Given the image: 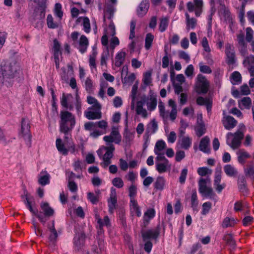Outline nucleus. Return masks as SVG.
<instances>
[{"label":"nucleus","mask_w":254,"mask_h":254,"mask_svg":"<svg viewBox=\"0 0 254 254\" xmlns=\"http://www.w3.org/2000/svg\"><path fill=\"white\" fill-rule=\"evenodd\" d=\"M105 33L110 36H113L115 35V26L112 21H110L109 26L107 28H105Z\"/></svg>","instance_id":"47"},{"label":"nucleus","mask_w":254,"mask_h":254,"mask_svg":"<svg viewBox=\"0 0 254 254\" xmlns=\"http://www.w3.org/2000/svg\"><path fill=\"white\" fill-rule=\"evenodd\" d=\"M41 208L44 212V214L46 216H50L54 214V210L51 207H50L48 203H42L41 204Z\"/></svg>","instance_id":"43"},{"label":"nucleus","mask_w":254,"mask_h":254,"mask_svg":"<svg viewBox=\"0 0 254 254\" xmlns=\"http://www.w3.org/2000/svg\"><path fill=\"white\" fill-rule=\"evenodd\" d=\"M185 81V78L183 74H179L176 76V79L173 83L175 92L179 94L182 91V84Z\"/></svg>","instance_id":"16"},{"label":"nucleus","mask_w":254,"mask_h":254,"mask_svg":"<svg viewBox=\"0 0 254 254\" xmlns=\"http://www.w3.org/2000/svg\"><path fill=\"white\" fill-rule=\"evenodd\" d=\"M186 17V28L188 30L193 29L197 24V20L194 18H190L188 13L185 14Z\"/></svg>","instance_id":"34"},{"label":"nucleus","mask_w":254,"mask_h":254,"mask_svg":"<svg viewBox=\"0 0 254 254\" xmlns=\"http://www.w3.org/2000/svg\"><path fill=\"white\" fill-rule=\"evenodd\" d=\"M209 83L205 77L199 74L196 77L195 85V90L198 93H205L207 92Z\"/></svg>","instance_id":"7"},{"label":"nucleus","mask_w":254,"mask_h":254,"mask_svg":"<svg viewBox=\"0 0 254 254\" xmlns=\"http://www.w3.org/2000/svg\"><path fill=\"white\" fill-rule=\"evenodd\" d=\"M142 82L145 86H149L152 82L151 72L147 71L143 73Z\"/></svg>","instance_id":"45"},{"label":"nucleus","mask_w":254,"mask_h":254,"mask_svg":"<svg viewBox=\"0 0 254 254\" xmlns=\"http://www.w3.org/2000/svg\"><path fill=\"white\" fill-rule=\"evenodd\" d=\"M89 45L88 40L87 38L84 36L82 35L79 39L78 49L81 53H84L86 51L87 47Z\"/></svg>","instance_id":"29"},{"label":"nucleus","mask_w":254,"mask_h":254,"mask_svg":"<svg viewBox=\"0 0 254 254\" xmlns=\"http://www.w3.org/2000/svg\"><path fill=\"white\" fill-rule=\"evenodd\" d=\"M168 105L171 107V111L169 113L168 111L165 110V113L167 115V119L169 117L171 121H174L177 117V110L176 105L175 101L171 99L169 100Z\"/></svg>","instance_id":"17"},{"label":"nucleus","mask_w":254,"mask_h":254,"mask_svg":"<svg viewBox=\"0 0 254 254\" xmlns=\"http://www.w3.org/2000/svg\"><path fill=\"white\" fill-rule=\"evenodd\" d=\"M171 168V164L169 161L163 162H156V169L159 173H163L169 170Z\"/></svg>","instance_id":"27"},{"label":"nucleus","mask_w":254,"mask_h":254,"mask_svg":"<svg viewBox=\"0 0 254 254\" xmlns=\"http://www.w3.org/2000/svg\"><path fill=\"white\" fill-rule=\"evenodd\" d=\"M62 5L59 3H56L54 8V13L58 17L59 20H61L63 12L62 10Z\"/></svg>","instance_id":"51"},{"label":"nucleus","mask_w":254,"mask_h":254,"mask_svg":"<svg viewBox=\"0 0 254 254\" xmlns=\"http://www.w3.org/2000/svg\"><path fill=\"white\" fill-rule=\"evenodd\" d=\"M47 24L48 28L51 29H56L59 27L61 24V20H54L53 16L51 14H48L46 18Z\"/></svg>","instance_id":"28"},{"label":"nucleus","mask_w":254,"mask_h":254,"mask_svg":"<svg viewBox=\"0 0 254 254\" xmlns=\"http://www.w3.org/2000/svg\"><path fill=\"white\" fill-rule=\"evenodd\" d=\"M245 130V127L242 124L240 125V129L236 132H228L226 136L227 144L233 149L239 147L244 136Z\"/></svg>","instance_id":"3"},{"label":"nucleus","mask_w":254,"mask_h":254,"mask_svg":"<svg viewBox=\"0 0 254 254\" xmlns=\"http://www.w3.org/2000/svg\"><path fill=\"white\" fill-rule=\"evenodd\" d=\"M130 211L132 216H136L140 217L141 215V211L137 201L135 199L130 200Z\"/></svg>","instance_id":"19"},{"label":"nucleus","mask_w":254,"mask_h":254,"mask_svg":"<svg viewBox=\"0 0 254 254\" xmlns=\"http://www.w3.org/2000/svg\"><path fill=\"white\" fill-rule=\"evenodd\" d=\"M158 129L157 123L155 119L152 120L147 125L146 128V135L147 136V140H148V137L149 135H151L156 132ZM147 141L146 140L145 145V147H147Z\"/></svg>","instance_id":"20"},{"label":"nucleus","mask_w":254,"mask_h":254,"mask_svg":"<svg viewBox=\"0 0 254 254\" xmlns=\"http://www.w3.org/2000/svg\"><path fill=\"white\" fill-rule=\"evenodd\" d=\"M103 140L106 142L107 144L112 142L119 144L121 141V136L118 128L113 127L111 134L109 135L105 136L103 137Z\"/></svg>","instance_id":"8"},{"label":"nucleus","mask_w":254,"mask_h":254,"mask_svg":"<svg viewBox=\"0 0 254 254\" xmlns=\"http://www.w3.org/2000/svg\"><path fill=\"white\" fill-rule=\"evenodd\" d=\"M76 110L77 114L80 115L81 114V101L79 96L77 94L75 97V102L74 103Z\"/></svg>","instance_id":"58"},{"label":"nucleus","mask_w":254,"mask_h":254,"mask_svg":"<svg viewBox=\"0 0 254 254\" xmlns=\"http://www.w3.org/2000/svg\"><path fill=\"white\" fill-rule=\"evenodd\" d=\"M149 7V3L147 0H143L139 4L137 9V14L139 16L144 15L147 11Z\"/></svg>","instance_id":"33"},{"label":"nucleus","mask_w":254,"mask_h":254,"mask_svg":"<svg viewBox=\"0 0 254 254\" xmlns=\"http://www.w3.org/2000/svg\"><path fill=\"white\" fill-rule=\"evenodd\" d=\"M109 56V52L108 48L107 47L103 51L101 55V65H106L107 64V60H108Z\"/></svg>","instance_id":"50"},{"label":"nucleus","mask_w":254,"mask_h":254,"mask_svg":"<svg viewBox=\"0 0 254 254\" xmlns=\"http://www.w3.org/2000/svg\"><path fill=\"white\" fill-rule=\"evenodd\" d=\"M22 198L23 199V201H24V203L26 204V205L27 206V207L29 209V210L33 214L36 215L42 222H45L46 220L42 217V216L41 214V213H38L37 211L34 210L32 208V206L31 205L30 199L29 195H28L27 192L24 193V195L22 196Z\"/></svg>","instance_id":"14"},{"label":"nucleus","mask_w":254,"mask_h":254,"mask_svg":"<svg viewBox=\"0 0 254 254\" xmlns=\"http://www.w3.org/2000/svg\"><path fill=\"white\" fill-rule=\"evenodd\" d=\"M237 154L238 155V161L240 163H244L246 159L250 157V155L244 150L241 149L239 150Z\"/></svg>","instance_id":"42"},{"label":"nucleus","mask_w":254,"mask_h":254,"mask_svg":"<svg viewBox=\"0 0 254 254\" xmlns=\"http://www.w3.org/2000/svg\"><path fill=\"white\" fill-rule=\"evenodd\" d=\"M225 53L227 56V62L229 64H233L235 62V55L233 46L227 44L226 46Z\"/></svg>","instance_id":"15"},{"label":"nucleus","mask_w":254,"mask_h":254,"mask_svg":"<svg viewBox=\"0 0 254 254\" xmlns=\"http://www.w3.org/2000/svg\"><path fill=\"white\" fill-rule=\"evenodd\" d=\"M239 106L241 109H250L252 101L250 97H246L239 101Z\"/></svg>","instance_id":"37"},{"label":"nucleus","mask_w":254,"mask_h":254,"mask_svg":"<svg viewBox=\"0 0 254 254\" xmlns=\"http://www.w3.org/2000/svg\"><path fill=\"white\" fill-rule=\"evenodd\" d=\"M85 240V236L84 233L81 232L76 234L74 238V244L75 248L79 250L84 245Z\"/></svg>","instance_id":"21"},{"label":"nucleus","mask_w":254,"mask_h":254,"mask_svg":"<svg viewBox=\"0 0 254 254\" xmlns=\"http://www.w3.org/2000/svg\"><path fill=\"white\" fill-rule=\"evenodd\" d=\"M226 174L231 177H236L238 174L237 170L231 165H226L224 167Z\"/></svg>","instance_id":"36"},{"label":"nucleus","mask_w":254,"mask_h":254,"mask_svg":"<svg viewBox=\"0 0 254 254\" xmlns=\"http://www.w3.org/2000/svg\"><path fill=\"white\" fill-rule=\"evenodd\" d=\"M198 191L202 196L212 197L214 195L210 179L201 178L198 182Z\"/></svg>","instance_id":"5"},{"label":"nucleus","mask_w":254,"mask_h":254,"mask_svg":"<svg viewBox=\"0 0 254 254\" xmlns=\"http://www.w3.org/2000/svg\"><path fill=\"white\" fill-rule=\"evenodd\" d=\"M154 36L151 33H148L145 37V47L146 49L148 50L151 46Z\"/></svg>","instance_id":"53"},{"label":"nucleus","mask_w":254,"mask_h":254,"mask_svg":"<svg viewBox=\"0 0 254 254\" xmlns=\"http://www.w3.org/2000/svg\"><path fill=\"white\" fill-rule=\"evenodd\" d=\"M95 219L98 224L100 230L101 231L103 227L106 226L109 227L110 226V221L108 216H106L102 219L100 218L99 215L97 213H95Z\"/></svg>","instance_id":"26"},{"label":"nucleus","mask_w":254,"mask_h":254,"mask_svg":"<svg viewBox=\"0 0 254 254\" xmlns=\"http://www.w3.org/2000/svg\"><path fill=\"white\" fill-rule=\"evenodd\" d=\"M195 5V14L196 16H199L201 13V9L203 5L202 0H194Z\"/></svg>","instance_id":"54"},{"label":"nucleus","mask_w":254,"mask_h":254,"mask_svg":"<svg viewBox=\"0 0 254 254\" xmlns=\"http://www.w3.org/2000/svg\"><path fill=\"white\" fill-rule=\"evenodd\" d=\"M143 239L144 241H147L151 239H155L158 236V233L152 230H149L142 233Z\"/></svg>","instance_id":"38"},{"label":"nucleus","mask_w":254,"mask_h":254,"mask_svg":"<svg viewBox=\"0 0 254 254\" xmlns=\"http://www.w3.org/2000/svg\"><path fill=\"white\" fill-rule=\"evenodd\" d=\"M200 71L206 74H210L212 72L210 67L206 65H204L202 62L199 64Z\"/></svg>","instance_id":"63"},{"label":"nucleus","mask_w":254,"mask_h":254,"mask_svg":"<svg viewBox=\"0 0 254 254\" xmlns=\"http://www.w3.org/2000/svg\"><path fill=\"white\" fill-rule=\"evenodd\" d=\"M60 116V131L66 134L71 131L75 125V116L68 111H62Z\"/></svg>","instance_id":"2"},{"label":"nucleus","mask_w":254,"mask_h":254,"mask_svg":"<svg viewBox=\"0 0 254 254\" xmlns=\"http://www.w3.org/2000/svg\"><path fill=\"white\" fill-rule=\"evenodd\" d=\"M169 20L167 17H163L160 19L159 30L161 32L165 31L168 25Z\"/></svg>","instance_id":"48"},{"label":"nucleus","mask_w":254,"mask_h":254,"mask_svg":"<svg viewBox=\"0 0 254 254\" xmlns=\"http://www.w3.org/2000/svg\"><path fill=\"white\" fill-rule=\"evenodd\" d=\"M108 127V124L106 121L102 120L96 123L88 122L84 124V128L86 130L91 131L97 127L101 129H105Z\"/></svg>","instance_id":"11"},{"label":"nucleus","mask_w":254,"mask_h":254,"mask_svg":"<svg viewBox=\"0 0 254 254\" xmlns=\"http://www.w3.org/2000/svg\"><path fill=\"white\" fill-rule=\"evenodd\" d=\"M49 229L51 233L49 236V240L52 242H54L57 238L58 234L54 228V223H52L51 227Z\"/></svg>","instance_id":"56"},{"label":"nucleus","mask_w":254,"mask_h":254,"mask_svg":"<svg viewBox=\"0 0 254 254\" xmlns=\"http://www.w3.org/2000/svg\"><path fill=\"white\" fill-rule=\"evenodd\" d=\"M237 220L233 218L226 217L223 221V227H232L236 223Z\"/></svg>","instance_id":"49"},{"label":"nucleus","mask_w":254,"mask_h":254,"mask_svg":"<svg viewBox=\"0 0 254 254\" xmlns=\"http://www.w3.org/2000/svg\"><path fill=\"white\" fill-rule=\"evenodd\" d=\"M222 122L224 127L227 130L233 128L237 123L233 117L229 116H224Z\"/></svg>","instance_id":"18"},{"label":"nucleus","mask_w":254,"mask_h":254,"mask_svg":"<svg viewBox=\"0 0 254 254\" xmlns=\"http://www.w3.org/2000/svg\"><path fill=\"white\" fill-rule=\"evenodd\" d=\"M56 147L59 152L63 155H66L68 153V149L65 146L61 138H57L56 141Z\"/></svg>","instance_id":"41"},{"label":"nucleus","mask_w":254,"mask_h":254,"mask_svg":"<svg viewBox=\"0 0 254 254\" xmlns=\"http://www.w3.org/2000/svg\"><path fill=\"white\" fill-rule=\"evenodd\" d=\"M183 114L185 116H190L193 117L194 114V110L192 106L185 108L183 110Z\"/></svg>","instance_id":"61"},{"label":"nucleus","mask_w":254,"mask_h":254,"mask_svg":"<svg viewBox=\"0 0 254 254\" xmlns=\"http://www.w3.org/2000/svg\"><path fill=\"white\" fill-rule=\"evenodd\" d=\"M222 171L220 168H217L216 170L214 186H215L220 184L221 181Z\"/></svg>","instance_id":"57"},{"label":"nucleus","mask_w":254,"mask_h":254,"mask_svg":"<svg viewBox=\"0 0 254 254\" xmlns=\"http://www.w3.org/2000/svg\"><path fill=\"white\" fill-rule=\"evenodd\" d=\"M200 150L204 153H208L210 152V139L207 136L201 139L199 144Z\"/></svg>","instance_id":"24"},{"label":"nucleus","mask_w":254,"mask_h":254,"mask_svg":"<svg viewBox=\"0 0 254 254\" xmlns=\"http://www.w3.org/2000/svg\"><path fill=\"white\" fill-rule=\"evenodd\" d=\"M52 52L54 54L56 68H59L60 67V57L62 55V52L61 44L57 39H55L53 41Z\"/></svg>","instance_id":"10"},{"label":"nucleus","mask_w":254,"mask_h":254,"mask_svg":"<svg viewBox=\"0 0 254 254\" xmlns=\"http://www.w3.org/2000/svg\"><path fill=\"white\" fill-rule=\"evenodd\" d=\"M72 98V96L71 94L66 95L65 94H63L61 100L62 106L69 111H72L73 109V105L68 103L70 99Z\"/></svg>","instance_id":"23"},{"label":"nucleus","mask_w":254,"mask_h":254,"mask_svg":"<svg viewBox=\"0 0 254 254\" xmlns=\"http://www.w3.org/2000/svg\"><path fill=\"white\" fill-rule=\"evenodd\" d=\"M194 73V67L192 64H189L186 68L185 73L186 75L190 78H192Z\"/></svg>","instance_id":"64"},{"label":"nucleus","mask_w":254,"mask_h":254,"mask_svg":"<svg viewBox=\"0 0 254 254\" xmlns=\"http://www.w3.org/2000/svg\"><path fill=\"white\" fill-rule=\"evenodd\" d=\"M126 56V53L125 52L123 51L119 52L115 58V65L117 67L121 66L124 63Z\"/></svg>","instance_id":"31"},{"label":"nucleus","mask_w":254,"mask_h":254,"mask_svg":"<svg viewBox=\"0 0 254 254\" xmlns=\"http://www.w3.org/2000/svg\"><path fill=\"white\" fill-rule=\"evenodd\" d=\"M85 88L87 92L90 93L93 91L94 86L92 80L89 77L85 81Z\"/></svg>","instance_id":"52"},{"label":"nucleus","mask_w":254,"mask_h":254,"mask_svg":"<svg viewBox=\"0 0 254 254\" xmlns=\"http://www.w3.org/2000/svg\"><path fill=\"white\" fill-rule=\"evenodd\" d=\"M200 43L204 51L207 53H210L211 52V49L206 37H203Z\"/></svg>","instance_id":"59"},{"label":"nucleus","mask_w":254,"mask_h":254,"mask_svg":"<svg viewBox=\"0 0 254 254\" xmlns=\"http://www.w3.org/2000/svg\"><path fill=\"white\" fill-rule=\"evenodd\" d=\"M144 102L146 103L149 111H154L157 105V95L153 91L150 90L148 97Z\"/></svg>","instance_id":"9"},{"label":"nucleus","mask_w":254,"mask_h":254,"mask_svg":"<svg viewBox=\"0 0 254 254\" xmlns=\"http://www.w3.org/2000/svg\"><path fill=\"white\" fill-rule=\"evenodd\" d=\"M166 184V180L163 177H158L157 178L154 184V188L160 190H163Z\"/></svg>","instance_id":"40"},{"label":"nucleus","mask_w":254,"mask_h":254,"mask_svg":"<svg viewBox=\"0 0 254 254\" xmlns=\"http://www.w3.org/2000/svg\"><path fill=\"white\" fill-rule=\"evenodd\" d=\"M144 102L142 101H137L134 106H131L132 108H134L136 114L140 116L143 119H146L148 116V113L146 109L144 108Z\"/></svg>","instance_id":"13"},{"label":"nucleus","mask_w":254,"mask_h":254,"mask_svg":"<svg viewBox=\"0 0 254 254\" xmlns=\"http://www.w3.org/2000/svg\"><path fill=\"white\" fill-rule=\"evenodd\" d=\"M155 215V211L154 208H150L148 209L146 211L144 212L143 217V223L145 226L148 224L150 220L153 219Z\"/></svg>","instance_id":"25"},{"label":"nucleus","mask_w":254,"mask_h":254,"mask_svg":"<svg viewBox=\"0 0 254 254\" xmlns=\"http://www.w3.org/2000/svg\"><path fill=\"white\" fill-rule=\"evenodd\" d=\"M20 136L25 140L26 144L30 147L31 145V135L30 133V125L29 121L23 119L21 122Z\"/></svg>","instance_id":"6"},{"label":"nucleus","mask_w":254,"mask_h":254,"mask_svg":"<svg viewBox=\"0 0 254 254\" xmlns=\"http://www.w3.org/2000/svg\"><path fill=\"white\" fill-rule=\"evenodd\" d=\"M158 109L160 117H162L164 121H166L167 120V115L165 113V105L161 101H159Z\"/></svg>","instance_id":"46"},{"label":"nucleus","mask_w":254,"mask_h":254,"mask_svg":"<svg viewBox=\"0 0 254 254\" xmlns=\"http://www.w3.org/2000/svg\"><path fill=\"white\" fill-rule=\"evenodd\" d=\"M197 173L201 176H205L207 175L212 173L211 170L209 169L207 167H200L197 169Z\"/></svg>","instance_id":"60"},{"label":"nucleus","mask_w":254,"mask_h":254,"mask_svg":"<svg viewBox=\"0 0 254 254\" xmlns=\"http://www.w3.org/2000/svg\"><path fill=\"white\" fill-rule=\"evenodd\" d=\"M77 22H82V25L83 26L84 31L88 33L90 32L91 28H90V21L88 18L87 17H79L77 19Z\"/></svg>","instance_id":"35"},{"label":"nucleus","mask_w":254,"mask_h":254,"mask_svg":"<svg viewBox=\"0 0 254 254\" xmlns=\"http://www.w3.org/2000/svg\"><path fill=\"white\" fill-rule=\"evenodd\" d=\"M166 147L165 141L163 140H159L157 141L154 147V152L155 154L160 153H164V149Z\"/></svg>","instance_id":"39"},{"label":"nucleus","mask_w":254,"mask_h":254,"mask_svg":"<svg viewBox=\"0 0 254 254\" xmlns=\"http://www.w3.org/2000/svg\"><path fill=\"white\" fill-rule=\"evenodd\" d=\"M50 175L46 171H42L38 176V182L42 185L45 186L50 183Z\"/></svg>","instance_id":"30"},{"label":"nucleus","mask_w":254,"mask_h":254,"mask_svg":"<svg viewBox=\"0 0 254 254\" xmlns=\"http://www.w3.org/2000/svg\"><path fill=\"white\" fill-rule=\"evenodd\" d=\"M89 111L85 112V116L89 120L99 119L101 118V110Z\"/></svg>","instance_id":"32"},{"label":"nucleus","mask_w":254,"mask_h":254,"mask_svg":"<svg viewBox=\"0 0 254 254\" xmlns=\"http://www.w3.org/2000/svg\"><path fill=\"white\" fill-rule=\"evenodd\" d=\"M117 203V195L115 189L112 188L111 189L110 197L108 200V205L109 208V212L113 213L114 210L116 208Z\"/></svg>","instance_id":"22"},{"label":"nucleus","mask_w":254,"mask_h":254,"mask_svg":"<svg viewBox=\"0 0 254 254\" xmlns=\"http://www.w3.org/2000/svg\"><path fill=\"white\" fill-rule=\"evenodd\" d=\"M19 69L18 61L13 59L8 62L0 60V83H3L6 78L14 77Z\"/></svg>","instance_id":"1"},{"label":"nucleus","mask_w":254,"mask_h":254,"mask_svg":"<svg viewBox=\"0 0 254 254\" xmlns=\"http://www.w3.org/2000/svg\"><path fill=\"white\" fill-rule=\"evenodd\" d=\"M191 206L193 208V210L197 211V205H198V200L196 192L195 191L193 192L191 197Z\"/></svg>","instance_id":"55"},{"label":"nucleus","mask_w":254,"mask_h":254,"mask_svg":"<svg viewBox=\"0 0 254 254\" xmlns=\"http://www.w3.org/2000/svg\"><path fill=\"white\" fill-rule=\"evenodd\" d=\"M115 147L113 144H109L108 146H102L97 151V154L100 158L103 159L101 165L106 168L111 163V159L113 157Z\"/></svg>","instance_id":"4"},{"label":"nucleus","mask_w":254,"mask_h":254,"mask_svg":"<svg viewBox=\"0 0 254 254\" xmlns=\"http://www.w3.org/2000/svg\"><path fill=\"white\" fill-rule=\"evenodd\" d=\"M212 207L211 203L210 202H206L202 204V208L201 214L202 215H206L210 211Z\"/></svg>","instance_id":"62"},{"label":"nucleus","mask_w":254,"mask_h":254,"mask_svg":"<svg viewBox=\"0 0 254 254\" xmlns=\"http://www.w3.org/2000/svg\"><path fill=\"white\" fill-rule=\"evenodd\" d=\"M192 139L189 136H185L184 135L179 134V139L177 142V146L187 150L191 145Z\"/></svg>","instance_id":"12"},{"label":"nucleus","mask_w":254,"mask_h":254,"mask_svg":"<svg viewBox=\"0 0 254 254\" xmlns=\"http://www.w3.org/2000/svg\"><path fill=\"white\" fill-rule=\"evenodd\" d=\"M242 76L241 74L238 71H234L231 76V83L234 84H238L241 82Z\"/></svg>","instance_id":"44"}]
</instances>
